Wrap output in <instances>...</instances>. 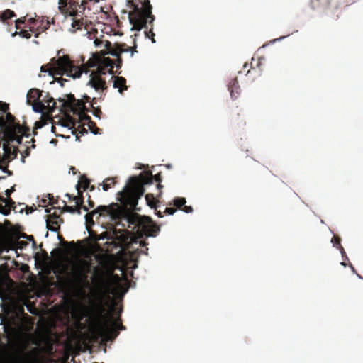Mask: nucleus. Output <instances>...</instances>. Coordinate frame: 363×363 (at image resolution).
I'll use <instances>...</instances> for the list:
<instances>
[{
  "instance_id": "nucleus-1",
  "label": "nucleus",
  "mask_w": 363,
  "mask_h": 363,
  "mask_svg": "<svg viewBox=\"0 0 363 363\" xmlns=\"http://www.w3.org/2000/svg\"><path fill=\"white\" fill-rule=\"evenodd\" d=\"M155 181L158 194L157 197L162 195L161 184L162 175L157 173L153 176L150 171L143 172L139 176L130 177L126 186L121 191L118 193V200L121 205L112 203L108 206H99L91 212L85 216L86 227L94 225V218L101 227H116L121 225L122 227H158L152 223V219L145 216H140L136 213L140 211L138 208V200L145 193L144 186L152 184Z\"/></svg>"
},
{
  "instance_id": "nucleus-2",
  "label": "nucleus",
  "mask_w": 363,
  "mask_h": 363,
  "mask_svg": "<svg viewBox=\"0 0 363 363\" xmlns=\"http://www.w3.org/2000/svg\"><path fill=\"white\" fill-rule=\"evenodd\" d=\"M40 71L48 72L49 75L52 76L55 81L60 83L62 86L67 81L62 77V75L74 79L79 78L82 73L88 74L90 72L86 65H82L81 66L75 65L68 55L59 56L57 59L53 57L48 64L41 66Z\"/></svg>"
},
{
  "instance_id": "nucleus-3",
  "label": "nucleus",
  "mask_w": 363,
  "mask_h": 363,
  "mask_svg": "<svg viewBox=\"0 0 363 363\" xmlns=\"http://www.w3.org/2000/svg\"><path fill=\"white\" fill-rule=\"evenodd\" d=\"M104 308L101 306L99 311L91 322L89 332L94 340L101 338L104 342H111L119 335V330L125 329L118 317L115 319L111 313L103 314Z\"/></svg>"
},
{
  "instance_id": "nucleus-4",
  "label": "nucleus",
  "mask_w": 363,
  "mask_h": 363,
  "mask_svg": "<svg viewBox=\"0 0 363 363\" xmlns=\"http://www.w3.org/2000/svg\"><path fill=\"white\" fill-rule=\"evenodd\" d=\"M84 240L78 241L79 245V252L84 256V258L77 257L70 273L71 277L69 279V283L84 291V288L89 285L88 281V274L91 272V262L90 255L86 249L82 246Z\"/></svg>"
},
{
  "instance_id": "nucleus-5",
  "label": "nucleus",
  "mask_w": 363,
  "mask_h": 363,
  "mask_svg": "<svg viewBox=\"0 0 363 363\" xmlns=\"http://www.w3.org/2000/svg\"><path fill=\"white\" fill-rule=\"evenodd\" d=\"M130 3L133 9L128 13V18L132 30L147 29V24H152L155 20L150 0H132Z\"/></svg>"
},
{
  "instance_id": "nucleus-6",
  "label": "nucleus",
  "mask_w": 363,
  "mask_h": 363,
  "mask_svg": "<svg viewBox=\"0 0 363 363\" xmlns=\"http://www.w3.org/2000/svg\"><path fill=\"white\" fill-rule=\"evenodd\" d=\"M0 128L5 130L11 141H16L18 144L22 143L23 137L29 138L30 135V128L15 123V117L9 112L6 113L5 118L0 116Z\"/></svg>"
},
{
  "instance_id": "nucleus-7",
  "label": "nucleus",
  "mask_w": 363,
  "mask_h": 363,
  "mask_svg": "<svg viewBox=\"0 0 363 363\" xmlns=\"http://www.w3.org/2000/svg\"><path fill=\"white\" fill-rule=\"evenodd\" d=\"M106 52V51L102 52L104 56L101 60V66L98 67L97 70L91 71L89 74L90 79L87 84L96 91L105 90L107 88L106 81L101 77L103 74H106V69H108L109 73L112 74L113 72L115 62L110 57L105 56Z\"/></svg>"
},
{
  "instance_id": "nucleus-8",
  "label": "nucleus",
  "mask_w": 363,
  "mask_h": 363,
  "mask_svg": "<svg viewBox=\"0 0 363 363\" xmlns=\"http://www.w3.org/2000/svg\"><path fill=\"white\" fill-rule=\"evenodd\" d=\"M66 196L69 198V200L74 201L75 206H69L66 205L65 201H62L64 203L63 208L61 209L59 208L58 209H55L52 213L45 216L46 218V227H53V225H58L60 227V224L63 223V219L61 218L60 214L63 211L69 212L71 213H80V209L83 208L84 211H87L88 208L83 206V203H81V199L76 196H72L69 194H67Z\"/></svg>"
},
{
  "instance_id": "nucleus-9",
  "label": "nucleus",
  "mask_w": 363,
  "mask_h": 363,
  "mask_svg": "<svg viewBox=\"0 0 363 363\" xmlns=\"http://www.w3.org/2000/svg\"><path fill=\"white\" fill-rule=\"evenodd\" d=\"M33 109L36 113H43V117H45V111L48 114H51L56 108V102L52 97L49 96L48 93L43 97L42 101H37L31 103Z\"/></svg>"
},
{
  "instance_id": "nucleus-10",
  "label": "nucleus",
  "mask_w": 363,
  "mask_h": 363,
  "mask_svg": "<svg viewBox=\"0 0 363 363\" xmlns=\"http://www.w3.org/2000/svg\"><path fill=\"white\" fill-rule=\"evenodd\" d=\"M340 0H311V6L313 10L338 9Z\"/></svg>"
},
{
  "instance_id": "nucleus-11",
  "label": "nucleus",
  "mask_w": 363,
  "mask_h": 363,
  "mask_svg": "<svg viewBox=\"0 0 363 363\" xmlns=\"http://www.w3.org/2000/svg\"><path fill=\"white\" fill-rule=\"evenodd\" d=\"M104 47L107 50L106 54H110L112 56H118L123 52H130V47L128 46L125 43H116L113 45L108 40L105 42Z\"/></svg>"
},
{
  "instance_id": "nucleus-12",
  "label": "nucleus",
  "mask_w": 363,
  "mask_h": 363,
  "mask_svg": "<svg viewBox=\"0 0 363 363\" xmlns=\"http://www.w3.org/2000/svg\"><path fill=\"white\" fill-rule=\"evenodd\" d=\"M93 281L101 291L108 289V281L104 277V272L99 267L94 268Z\"/></svg>"
},
{
  "instance_id": "nucleus-13",
  "label": "nucleus",
  "mask_w": 363,
  "mask_h": 363,
  "mask_svg": "<svg viewBox=\"0 0 363 363\" xmlns=\"http://www.w3.org/2000/svg\"><path fill=\"white\" fill-rule=\"evenodd\" d=\"M90 185V180L85 176L82 175L79 177V182L76 185V189L77 191V196L81 199V203H84V196H83V191H86L89 188L90 191L94 190V186Z\"/></svg>"
},
{
  "instance_id": "nucleus-14",
  "label": "nucleus",
  "mask_w": 363,
  "mask_h": 363,
  "mask_svg": "<svg viewBox=\"0 0 363 363\" xmlns=\"http://www.w3.org/2000/svg\"><path fill=\"white\" fill-rule=\"evenodd\" d=\"M15 202L12 201L11 198L6 199L3 196H0V213L8 215L11 208L13 209V211H19L20 213H22L24 210L23 208H20L18 210L16 209V206H14Z\"/></svg>"
},
{
  "instance_id": "nucleus-15",
  "label": "nucleus",
  "mask_w": 363,
  "mask_h": 363,
  "mask_svg": "<svg viewBox=\"0 0 363 363\" xmlns=\"http://www.w3.org/2000/svg\"><path fill=\"white\" fill-rule=\"evenodd\" d=\"M87 0H82L79 4V0H72L68 6L67 14L69 16L75 17L78 13L83 12L86 9Z\"/></svg>"
},
{
  "instance_id": "nucleus-16",
  "label": "nucleus",
  "mask_w": 363,
  "mask_h": 363,
  "mask_svg": "<svg viewBox=\"0 0 363 363\" xmlns=\"http://www.w3.org/2000/svg\"><path fill=\"white\" fill-rule=\"evenodd\" d=\"M38 349L34 348L30 352H23L18 356L14 363H37Z\"/></svg>"
},
{
  "instance_id": "nucleus-17",
  "label": "nucleus",
  "mask_w": 363,
  "mask_h": 363,
  "mask_svg": "<svg viewBox=\"0 0 363 363\" xmlns=\"http://www.w3.org/2000/svg\"><path fill=\"white\" fill-rule=\"evenodd\" d=\"M27 22L30 25V30L32 32H35L34 28L35 26H37L36 30L38 31V33L35 35V37H38V35L40 31H44L47 30L50 26L49 21H47L45 25L43 26V25L44 24L43 21H40L38 22V21L35 18H30L27 19Z\"/></svg>"
},
{
  "instance_id": "nucleus-18",
  "label": "nucleus",
  "mask_w": 363,
  "mask_h": 363,
  "mask_svg": "<svg viewBox=\"0 0 363 363\" xmlns=\"http://www.w3.org/2000/svg\"><path fill=\"white\" fill-rule=\"evenodd\" d=\"M84 97L86 101L83 99H77L74 103L69 106V108L74 114H77L83 111H89V108L86 106V102L88 101L90 98L86 95Z\"/></svg>"
},
{
  "instance_id": "nucleus-19",
  "label": "nucleus",
  "mask_w": 363,
  "mask_h": 363,
  "mask_svg": "<svg viewBox=\"0 0 363 363\" xmlns=\"http://www.w3.org/2000/svg\"><path fill=\"white\" fill-rule=\"evenodd\" d=\"M228 89L230 93L231 98L233 99H235L238 98V96L240 95V88L238 85V82L236 77L232 79L228 84Z\"/></svg>"
},
{
  "instance_id": "nucleus-20",
  "label": "nucleus",
  "mask_w": 363,
  "mask_h": 363,
  "mask_svg": "<svg viewBox=\"0 0 363 363\" xmlns=\"http://www.w3.org/2000/svg\"><path fill=\"white\" fill-rule=\"evenodd\" d=\"M113 87L118 89V91L123 94V91L127 90L126 79L123 77H113Z\"/></svg>"
},
{
  "instance_id": "nucleus-21",
  "label": "nucleus",
  "mask_w": 363,
  "mask_h": 363,
  "mask_svg": "<svg viewBox=\"0 0 363 363\" xmlns=\"http://www.w3.org/2000/svg\"><path fill=\"white\" fill-rule=\"evenodd\" d=\"M43 97V91L38 89H31L27 94V100L29 104L37 101Z\"/></svg>"
},
{
  "instance_id": "nucleus-22",
  "label": "nucleus",
  "mask_w": 363,
  "mask_h": 363,
  "mask_svg": "<svg viewBox=\"0 0 363 363\" xmlns=\"http://www.w3.org/2000/svg\"><path fill=\"white\" fill-rule=\"evenodd\" d=\"M16 15L15 12L11 9H6L3 12H0V21L2 23H6L7 20L15 17Z\"/></svg>"
},
{
  "instance_id": "nucleus-23",
  "label": "nucleus",
  "mask_w": 363,
  "mask_h": 363,
  "mask_svg": "<svg viewBox=\"0 0 363 363\" xmlns=\"http://www.w3.org/2000/svg\"><path fill=\"white\" fill-rule=\"evenodd\" d=\"M340 241V238L337 235H334L333 238L331 239V242L333 243V246L338 248L340 250L342 257H344V255H345V251L343 247L341 245Z\"/></svg>"
},
{
  "instance_id": "nucleus-24",
  "label": "nucleus",
  "mask_w": 363,
  "mask_h": 363,
  "mask_svg": "<svg viewBox=\"0 0 363 363\" xmlns=\"http://www.w3.org/2000/svg\"><path fill=\"white\" fill-rule=\"evenodd\" d=\"M72 0H58L59 10L61 13L67 15L68 6L70 4Z\"/></svg>"
},
{
  "instance_id": "nucleus-25",
  "label": "nucleus",
  "mask_w": 363,
  "mask_h": 363,
  "mask_svg": "<svg viewBox=\"0 0 363 363\" xmlns=\"http://www.w3.org/2000/svg\"><path fill=\"white\" fill-rule=\"evenodd\" d=\"M157 196H155L153 194H147L145 195V200L147 203L151 208H155L156 206V203L158 201Z\"/></svg>"
},
{
  "instance_id": "nucleus-26",
  "label": "nucleus",
  "mask_w": 363,
  "mask_h": 363,
  "mask_svg": "<svg viewBox=\"0 0 363 363\" xmlns=\"http://www.w3.org/2000/svg\"><path fill=\"white\" fill-rule=\"evenodd\" d=\"M87 231L89 233V236L91 238V239L96 242L98 240H100L101 239H104L106 238L107 233H102L100 236H99L96 233L93 231V228H86Z\"/></svg>"
},
{
  "instance_id": "nucleus-27",
  "label": "nucleus",
  "mask_w": 363,
  "mask_h": 363,
  "mask_svg": "<svg viewBox=\"0 0 363 363\" xmlns=\"http://www.w3.org/2000/svg\"><path fill=\"white\" fill-rule=\"evenodd\" d=\"M31 142L33 143L32 145L30 147L28 146V145L26 146V149L24 150H23L22 152H21V162L23 163L25 162L26 157H28L30 155V148H35V145L34 144L35 139L32 138L31 139Z\"/></svg>"
},
{
  "instance_id": "nucleus-28",
  "label": "nucleus",
  "mask_w": 363,
  "mask_h": 363,
  "mask_svg": "<svg viewBox=\"0 0 363 363\" xmlns=\"http://www.w3.org/2000/svg\"><path fill=\"white\" fill-rule=\"evenodd\" d=\"M186 199L184 197H176L173 200L174 206L182 210L184 204H186Z\"/></svg>"
},
{
  "instance_id": "nucleus-29",
  "label": "nucleus",
  "mask_w": 363,
  "mask_h": 363,
  "mask_svg": "<svg viewBox=\"0 0 363 363\" xmlns=\"http://www.w3.org/2000/svg\"><path fill=\"white\" fill-rule=\"evenodd\" d=\"M51 119V116H50V114H48L46 115L45 117H43L42 116V120L39 121H36L35 123V129H39V128H41L42 127H43L45 125L47 124V121H49Z\"/></svg>"
},
{
  "instance_id": "nucleus-30",
  "label": "nucleus",
  "mask_w": 363,
  "mask_h": 363,
  "mask_svg": "<svg viewBox=\"0 0 363 363\" xmlns=\"http://www.w3.org/2000/svg\"><path fill=\"white\" fill-rule=\"evenodd\" d=\"M67 100L60 99V101L63 103L62 105L64 106L69 108V106L72 105V104L74 103L77 99H75L74 95H72L71 94L67 95Z\"/></svg>"
},
{
  "instance_id": "nucleus-31",
  "label": "nucleus",
  "mask_w": 363,
  "mask_h": 363,
  "mask_svg": "<svg viewBox=\"0 0 363 363\" xmlns=\"http://www.w3.org/2000/svg\"><path fill=\"white\" fill-rule=\"evenodd\" d=\"M116 182L113 178H107L104 182L102 186L104 191H108L110 188L114 186Z\"/></svg>"
},
{
  "instance_id": "nucleus-32",
  "label": "nucleus",
  "mask_w": 363,
  "mask_h": 363,
  "mask_svg": "<svg viewBox=\"0 0 363 363\" xmlns=\"http://www.w3.org/2000/svg\"><path fill=\"white\" fill-rule=\"evenodd\" d=\"M96 98H93L91 103V106L92 108V113L94 116L100 118L101 114H102V112L99 107H95L94 104H96Z\"/></svg>"
},
{
  "instance_id": "nucleus-33",
  "label": "nucleus",
  "mask_w": 363,
  "mask_h": 363,
  "mask_svg": "<svg viewBox=\"0 0 363 363\" xmlns=\"http://www.w3.org/2000/svg\"><path fill=\"white\" fill-rule=\"evenodd\" d=\"M89 111H83L79 113H77V115H78L79 116V118L80 119V121L82 122H83L84 123H88L91 119V117L86 114V113L88 112Z\"/></svg>"
},
{
  "instance_id": "nucleus-34",
  "label": "nucleus",
  "mask_w": 363,
  "mask_h": 363,
  "mask_svg": "<svg viewBox=\"0 0 363 363\" xmlns=\"http://www.w3.org/2000/svg\"><path fill=\"white\" fill-rule=\"evenodd\" d=\"M86 124H87V125H88L89 129L90 130V131H91V133H94V134H95V135L100 133L101 129H100V128H99L96 126V123H95L94 121H92L91 120V121H90L88 123H86Z\"/></svg>"
},
{
  "instance_id": "nucleus-35",
  "label": "nucleus",
  "mask_w": 363,
  "mask_h": 363,
  "mask_svg": "<svg viewBox=\"0 0 363 363\" xmlns=\"http://www.w3.org/2000/svg\"><path fill=\"white\" fill-rule=\"evenodd\" d=\"M14 311L17 315H26L23 306L21 304H16L14 306Z\"/></svg>"
},
{
  "instance_id": "nucleus-36",
  "label": "nucleus",
  "mask_w": 363,
  "mask_h": 363,
  "mask_svg": "<svg viewBox=\"0 0 363 363\" xmlns=\"http://www.w3.org/2000/svg\"><path fill=\"white\" fill-rule=\"evenodd\" d=\"M19 35L22 38H25L27 39H29L31 37V35L29 33V32L26 30H21L19 32L16 31L15 33L13 34V35Z\"/></svg>"
},
{
  "instance_id": "nucleus-37",
  "label": "nucleus",
  "mask_w": 363,
  "mask_h": 363,
  "mask_svg": "<svg viewBox=\"0 0 363 363\" xmlns=\"http://www.w3.org/2000/svg\"><path fill=\"white\" fill-rule=\"evenodd\" d=\"M26 17H27V16H25L23 17H21V18L17 19L15 21V26H16V29H19L21 28V25L24 24L26 23V21H27Z\"/></svg>"
},
{
  "instance_id": "nucleus-38",
  "label": "nucleus",
  "mask_w": 363,
  "mask_h": 363,
  "mask_svg": "<svg viewBox=\"0 0 363 363\" xmlns=\"http://www.w3.org/2000/svg\"><path fill=\"white\" fill-rule=\"evenodd\" d=\"M8 110L9 104L5 102L0 101V113H6L8 112Z\"/></svg>"
},
{
  "instance_id": "nucleus-39",
  "label": "nucleus",
  "mask_w": 363,
  "mask_h": 363,
  "mask_svg": "<svg viewBox=\"0 0 363 363\" xmlns=\"http://www.w3.org/2000/svg\"><path fill=\"white\" fill-rule=\"evenodd\" d=\"M145 35L146 38H150L152 43H155V40L154 39L155 33H153L152 28L149 30H145Z\"/></svg>"
},
{
  "instance_id": "nucleus-40",
  "label": "nucleus",
  "mask_w": 363,
  "mask_h": 363,
  "mask_svg": "<svg viewBox=\"0 0 363 363\" xmlns=\"http://www.w3.org/2000/svg\"><path fill=\"white\" fill-rule=\"evenodd\" d=\"M110 230H112L113 233L117 235L118 233H120L121 235L124 233H128V231L125 230V228L121 229V228H109Z\"/></svg>"
},
{
  "instance_id": "nucleus-41",
  "label": "nucleus",
  "mask_w": 363,
  "mask_h": 363,
  "mask_svg": "<svg viewBox=\"0 0 363 363\" xmlns=\"http://www.w3.org/2000/svg\"><path fill=\"white\" fill-rule=\"evenodd\" d=\"M83 23L80 20H74L72 23L73 28L79 29L82 26Z\"/></svg>"
},
{
  "instance_id": "nucleus-42",
  "label": "nucleus",
  "mask_w": 363,
  "mask_h": 363,
  "mask_svg": "<svg viewBox=\"0 0 363 363\" xmlns=\"http://www.w3.org/2000/svg\"><path fill=\"white\" fill-rule=\"evenodd\" d=\"M250 68H252V67L249 66L248 63H245L244 65H243V70L242 71H240L239 73H241V72H246V75H248L251 70H250Z\"/></svg>"
},
{
  "instance_id": "nucleus-43",
  "label": "nucleus",
  "mask_w": 363,
  "mask_h": 363,
  "mask_svg": "<svg viewBox=\"0 0 363 363\" xmlns=\"http://www.w3.org/2000/svg\"><path fill=\"white\" fill-rule=\"evenodd\" d=\"M176 208L173 207H166L164 212L169 215H173L176 212Z\"/></svg>"
},
{
  "instance_id": "nucleus-44",
  "label": "nucleus",
  "mask_w": 363,
  "mask_h": 363,
  "mask_svg": "<svg viewBox=\"0 0 363 363\" xmlns=\"http://www.w3.org/2000/svg\"><path fill=\"white\" fill-rule=\"evenodd\" d=\"M182 211H183L184 212H185L186 213H192L193 212V208L191 206H186L184 204V206L182 208Z\"/></svg>"
},
{
  "instance_id": "nucleus-45",
  "label": "nucleus",
  "mask_w": 363,
  "mask_h": 363,
  "mask_svg": "<svg viewBox=\"0 0 363 363\" xmlns=\"http://www.w3.org/2000/svg\"><path fill=\"white\" fill-rule=\"evenodd\" d=\"M48 197L49 199V204L54 205L57 203V201H55L54 196L52 194H48Z\"/></svg>"
},
{
  "instance_id": "nucleus-46",
  "label": "nucleus",
  "mask_w": 363,
  "mask_h": 363,
  "mask_svg": "<svg viewBox=\"0 0 363 363\" xmlns=\"http://www.w3.org/2000/svg\"><path fill=\"white\" fill-rule=\"evenodd\" d=\"M132 229H133V230H137V231H139V230H140V229H141V230H144V231H145V230H152V232H153V233H157V232H159V231H160V228H132Z\"/></svg>"
},
{
  "instance_id": "nucleus-47",
  "label": "nucleus",
  "mask_w": 363,
  "mask_h": 363,
  "mask_svg": "<svg viewBox=\"0 0 363 363\" xmlns=\"http://www.w3.org/2000/svg\"><path fill=\"white\" fill-rule=\"evenodd\" d=\"M35 209H36V208H33L32 206H26L25 207V211H26V214H30V213H33Z\"/></svg>"
},
{
  "instance_id": "nucleus-48",
  "label": "nucleus",
  "mask_w": 363,
  "mask_h": 363,
  "mask_svg": "<svg viewBox=\"0 0 363 363\" xmlns=\"http://www.w3.org/2000/svg\"><path fill=\"white\" fill-rule=\"evenodd\" d=\"M136 49H137V45H136V43L135 42L133 46L130 47V52L131 56H133V55L135 52H138Z\"/></svg>"
},
{
  "instance_id": "nucleus-49",
  "label": "nucleus",
  "mask_w": 363,
  "mask_h": 363,
  "mask_svg": "<svg viewBox=\"0 0 363 363\" xmlns=\"http://www.w3.org/2000/svg\"><path fill=\"white\" fill-rule=\"evenodd\" d=\"M117 57V68H121L122 65V58L121 57V55H118V56H116Z\"/></svg>"
},
{
  "instance_id": "nucleus-50",
  "label": "nucleus",
  "mask_w": 363,
  "mask_h": 363,
  "mask_svg": "<svg viewBox=\"0 0 363 363\" xmlns=\"http://www.w3.org/2000/svg\"><path fill=\"white\" fill-rule=\"evenodd\" d=\"M50 230L55 231L57 233V236L60 240H62L63 238L62 235H60V228H48Z\"/></svg>"
},
{
  "instance_id": "nucleus-51",
  "label": "nucleus",
  "mask_w": 363,
  "mask_h": 363,
  "mask_svg": "<svg viewBox=\"0 0 363 363\" xmlns=\"http://www.w3.org/2000/svg\"><path fill=\"white\" fill-rule=\"evenodd\" d=\"M106 40H105V41H104V43H105V42H106ZM103 43H104V41H103V40H100V39L96 38V39H95V40H94V44H95V45H96V47L100 46V45H102Z\"/></svg>"
},
{
  "instance_id": "nucleus-52",
  "label": "nucleus",
  "mask_w": 363,
  "mask_h": 363,
  "mask_svg": "<svg viewBox=\"0 0 363 363\" xmlns=\"http://www.w3.org/2000/svg\"><path fill=\"white\" fill-rule=\"evenodd\" d=\"M14 191V187H12L11 189H7L5 191V194L6 195L9 197V196L11 195V192Z\"/></svg>"
},
{
  "instance_id": "nucleus-53",
  "label": "nucleus",
  "mask_w": 363,
  "mask_h": 363,
  "mask_svg": "<svg viewBox=\"0 0 363 363\" xmlns=\"http://www.w3.org/2000/svg\"><path fill=\"white\" fill-rule=\"evenodd\" d=\"M88 202L91 208H93L94 206V202L90 199V196H89Z\"/></svg>"
},
{
  "instance_id": "nucleus-54",
  "label": "nucleus",
  "mask_w": 363,
  "mask_h": 363,
  "mask_svg": "<svg viewBox=\"0 0 363 363\" xmlns=\"http://www.w3.org/2000/svg\"><path fill=\"white\" fill-rule=\"evenodd\" d=\"M51 131L55 133L56 135H58L57 133H56V128L55 125H52L51 127Z\"/></svg>"
},
{
  "instance_id": "nucleus-55",
  "label": "nucleus",
  "mask_w": 363,
  "mask_h": 363,
  "mask_svg": "<svg viewBox=\"0 0 363 363\" xmlns=\"http://www.w3.org/2000/svg\"><path fill=\"white\" fill-rule=\"evenodd\" d=\"M24 228H0V230H23Z\"/></svg>"
},
{
  "instance_id": "nucleus-56",
  "label": "nucleus",
  "mask_w": 363,
  "mask_h": 363,
  "mask_svg": "<svg viewBox=\"0 0 363 363\" xmlns=\"http://www.w3.org/2000/svg\"><path fill=\"white\" fill-rule=\"evenodd\" d=\"M80 133H81L82 134H84V133H88V131H87V130H86L84 127H82V130L80 131Z\"/></svg>"
},
{
  "instance_id": "nucleus-57",
  "label": "nucleus",
  "mask_w": 363,
  "mask_h": 363,
  "mask_svg": "<svg viewBox=\"0 0 363 363\" xmlns=\"http://www.w3.org/2000/svg\"><path fill=\"white\" fill-rule=\"evenodd\" d=\"M79 325L81 329H84L85 328V325L81 323H79Z\"/></svg>"
},
{
  "instance_id": "nucleus-58",
  "label": "nucleus",
  "mask_w": 363,
  "mask_h": 363,
  "mask_svg": "<svg viewBox=\"0 0 363 363\" xmlns=\"http://www.w3.org/2000/svg\"><path fill=\"white\" fill-rule=\"evenodd\" d=\"M147 245V243H146L145 241H141V242H140V245H141V246H145V245Z\"/></svg>"
},
{
  "instance_id": "nucleus-59",
  "label": "nucleus",
  "mask_w": 363,
  "mask_h": 363,
  "mask_svg": "<svg viewBox=\"0 0 363 363\" xmlns=\"http://www.w3.org/2000/svg\"><path fill=\"white\" fill-rule=\"evenodd\" d=\"M338 18H339V15H336V16L333 18V20L337 21Z\"/></svg>"
},
{
  "instance_id": "nucleus-60",
  "label": "nucleus",
  "mask_w": 363,
  "mask_h": 363,
  "mask_svg": "<svg viewBox=\"0 0 363 363\" xmlns=\"http://www.w3.org/2000/svg\"><path fill=\"white\" fill-rule=\"evenodd\" d=\"M72 172H73V174H75V172H74V170H75V168L74 167H72L71 169Z\"/></svg>"
},
{
  "instance_id": "nucleus-61",
  "label": "nucleus",
  "mask_w": 363,
  "mask_h": 363,
  "mask_svg": "<svg viewBox=\"0 0 363 363\" xmlns=\"http://www.w3.org/2000/svg\"><path fill=\"white\" fill-rule=\"evenodd\" d=\"M72 172H73V174H75V172H74V170H75V168L74 167H72L71 169Z\"/></svg>"
},
{
  "instance_id": "nucleus-62",
  "label": "nucleus",
  "mask_w": 363,
  "mask_h": 363,
  "mask_svg": "<svg viewBox=\"0 0 363 363\" xmlns=\"http://www.w3.org/2000/svg\"><path fill=\"white\" fill-rule=\"evenodd\" d=\"M9 227H15V228H17V227H21V225H10Z\"/></svg>"
},
{
  "instance_id": "nucleus-63",
  "label": "nucleus",
  "mask_w": 363,
  "mask_h": 363,
  "mask_svg": "<svg viewBox=\"0 0 363 363\" xmlns=\"http://www.w3.org/2000/svg\"><path fill=\"white\" fill-rule=\"evenodd\" d=\"M147 235H148V236H154V235H155L154 233H149Z\"/></svg>"
},
{
  "instance_id": "nucleus-64",
  "label": "nucleus",
  "mask_w": 363,
  "mask_h": 363,
  "mask_svg": "<svg viewBox=\"0 0 363 363\" xmlns=\"http://www.w3.org/2000/svg\"><path fill=\"white\" fill-rule=\"evenodd\" d=\"M73 334H74V336H77V331H74Z\"/></svg>"
}]
</instances>
